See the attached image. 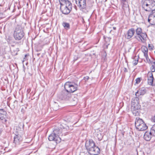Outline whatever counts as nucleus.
<instances>
[{"mask_svg":"<svg viewBox=\"0 0 155 155\" xmlns=\"http://www.w3.org/2000/svg\"><path fill=\"white\" fill-rule=\"evenodd\" d=\"M59 105L58 104L54 102L52 104V107L53 108V109L54 110H57L58 108Z\"/></svg>","mask_w":155,"mask_h":155,"instance_id":"b1692460","label":"nucleus"},{"mask_svg":"<svg viewBox=\"0 0 155 155\" xmlns=\"http://www.w3.org/2000/svg\"><path fill=\"white\" fill-rule=\"evenodd\" d=\"M71 96V94L67 91L65 90H63L58 95L59 98L61 100H68Z\"/></svg>","mask_w":155,"mask_h":155,"instance_id":"423d86ee","label":"nucleus"},{"mask_svg":"<svg viewBox=\"0 0 155 155\" xmlns=\"http://www.w3.org/2000/svg\"><path fill=\"white\" fill-rule=\"evenodd\" d=\"M31 91V89L30 88H29L27 89V96H28V94L30 93V91Z\"/></svg>","mask_w":155,"mask_h":155,"instance_id":"f704fd0d","label":"nucleus"},{"mask_svg":"<svg viewBox=\"0 0 155 155\" xmlns=\"http://www.w3.org/2000/svg\"><path fill=\"white\" fill-rule=\"evenodd\" d=\"M152 120L154 122H155V115L152 118Z\"/></svg>","mask_w":155,"mask_h":155,"instance_id":"e433bc0d","label":"nucleus"},{"mask_svg":"<svg viewBox=\"0 0 155 155\" xmlns=\"http://www.w3.org/2000/svg\"><path fill=\"white\" fill-rule=\"evenodd\" d=\"M95 144L92 139H90L86 141L85 144V146L87 151L95 147Z\"/></svg>","mask_w":155,"mask_h":155,"instance_id":"9b49d317","label":"nucleus"},{"mask_svg":"<svg viewBox=\"0 0 155 155\" xmlns=\"http://www.w3.org/2000/svg\"><path fill=\"white\" fill-rule=\"evenodd\" d=\"M147 35L145 33H142L138 35H135L134 38L139 41L144 43L147 40Z\"/></svg>","mask_w":155,"mask_h":155,"instance_id":"0eeeda50","label":"nucleus"},{"mask_svg":"<svg viewBox=\"0 0 155 155\" xmlns=\"http://www.w3.org/2000/svg\"><path fill=\"white\" fill-rule=\"evenodd\" d=\"M145 1L148 4L149 6L150 7L152 3L153 2V0H145Z\"/></svg>","mask_w":155,"mask_h":155,"instance_id":"7c9ffc66","label":"nucleus"},{"mask_svg":"<svg viewBox=\"0 0 155 155\" xmlns=\"http://www.w3.org/2000/svg\"><path fill=\"white\" fill-rule=\"evenodd\" d=\"M0 119L4 124H5L8 119L6 112L3 109H0Z\"/></svg>","mask_w":155,"mask_h":155,"instance_id":"6e6552de","label":"nucleus"},{"mask_svg":"<svg viewBox=\"0 0 155 155\" xmlns=\"http://www.w3.org/2000/svg\"><path fill=\"white\" fill-rule=\"evenodd\" d=\"M75 2L80 10L84 13H87L90 7L87 6L86 0H75Z\"/></svg>","mask_w":155,"mask_h":155,"instance_id":"7ed1b4c3","label":"nucleus"},{"mask_svg":"<svg viewBox=\"0 0 155 155\" xmlns=\"http://www.w3.org/2000/svg\"><path fill=\"white\" fill-rule=\"evenodd\" d=\"M90 155H97L100 153V148L96 145L87 151Z\"/></svg>","mask_w":155,"mask_h":155,"instance_id":"1a4fd4ad","label":"nucleus"},{"mask_svg":"<svg viewBox=\"0 0 155 155\" xmlns=\"http://www.w3.org/2000/svg\"><path fill=\"white\" fill-rule=\"evenodd\" d=\"M60 128H61L60 129L57 127H55L53 132L54 134L58 137L62 135V130L61 127Z\"/></svg>","mask_w":155,"mask_h":155,"instance_id":"a211bd4d","label":"nucleus"},{"mask_svg":"<svg viewBox=\"0 0 155 155\" xmlns=\"http://www.w3.org/2000/svg\"><path fill=\"white\" fill-rule=\"evenodd\" d=\"M147 77L148 84L150 85H154V84H153V77L152 73L150 72H149L147 74Z\"/></svg>","mask_w":155,"mask_h":155,"instance_id":"dca6fc26","label":"nucleus"},{"mask_svg":"<svg viewBox=\"0 0 155 155\" xmlns=\"http://www.w3.org/2000/svg\"><path fill=\"white\" fill-rule=\"evenodd\" d=\"M21 140V137L19 135H15L14 137V143L15 144H19Z\"/></svg>","mask_w":155,"mask_h":155,"instance_id":"aec40b11","label":"nucleus"},{"mask_svg":"<svg viewBox=\"0 0 155 155\" xmlns=\"http://www.w3.org/2000/svg\"><path fill=\"white\" fill-rule=\"evenodd\" d=\"M153 134L150 133V131L146 132L144 135V139L147 141H149L151 139Z\"/></svg>","mask_w":155,"mask_h":155,"instance_id":"412c9836","label":"nucleus"},{"mask_svg":"<svg viewBox=\"0 0 155 155\" xmlns=\"http://www.w3.org/2000/svg\"><path fill=\"white\" fill-rule=\"evenodd\" d=\"M136 128L139 131H143L146 130L147 127L143 120L139 118H136L135 121Z\"/></svg>","mask_w":155,"mask_h":155,"instance_id":"20e7f679","label":"nucleus"},{"mask_svg":"<svg viewBox=\"0 0 155 155\" xmlns=\"http://www.w3.org/2000/svg\"><path fill=\"white\" fill-rule=\"evenodd\" d=\"M78 85L70 82H66L64 86L65 89L69 93H73L77 90Z\"/></svg>","mask_w":155,"mask_h":155,"instance_id":"39448f33","label":"nucleus"},{"mask_svg":"<svg viewBox=\"0 0 155 155\" xmlns=\"http://www.w3.org/2000/svg\"><path fill=\"white\" fill-rule=\"evenodd\" d=\"M150 133H151L153 136H155V124L151 128Z\"/></svg>","mask_w":155,"mask_h":155,"instance_id":"393cba45","label":"nucleus"},{"mask_svg":"<svg viewBox=\"0 0 155 155\" xmlns=\"http://www.w3.org/2000/svg\"><path fill=\"white\" fill-rule=\"evenodd\" d=\"M22 127H23V126H24V125L23 124L22 125Z\"/></svg>","mask_w":155,"mask_h":155,"instance_id":"49530a36","label":"nucleus"},{"mask_svg":"<svg viewBox=\"0 0 155 155\" xmlns=\"http://www.w3.org/2000/svg\"><path fill=\"white\" fill-rule=\"evenodd\" d=\"M65 3V5L62 6L60 9L62 13L65 15L68 14L72 9V5L69 0H61Z\"/></svg>","mask_w":155,"mask_h":155,"instance_id":"f257e3e1","label":"nucleus"},{"mask_svg":"<svg viewBox=\"0 0 155 155\" xmlns=\"http://www.w3.org/2000/svg\"><path fill=\"white\" fill-rule=\"evenodd\" d=\"M60 8H61V7L62 6L65 5V3H64V4H63L61 2H60Z\"/></svg>","mask_w":155,"mask_h":155,"instance_id":"58836bf2","label":"nucleus"},{"mask_svg":"<svg viewBox=\"0 0 155 155\" xmlns=\"http://www.w3.org/2000/svg\"><path fill=\"white\" fill-rule=\"evenodd\" d=\"M24 35L23 29L20 26L17 25L15 29L14 33V37L16 40L21 39Z\"/></svg>","mask_w":155,"mask_h":155,"instance_id":"f03ea898","label":"nucleus"},{"mask_svg":"<svg viewBox=\"0 0 155 155\" xmlns=\"http://www.w3.org/2000/svg\"><path fill=\"white\" fill-rule=\"evenodd\" d=\"M136 35H138L143 32H142V29L140 28H138L135 30Z\"/></svg>","mask_w":155,"mask_h":155,"instance_id":"a878e982","label":"nucleus"},{"mask_svg":"<svg viewBox=\"0 0 155 155\" xmlns=\"http://www.w3.org/2000/svg\"><path fill=\"white\" fill-rule=\"evenodd\" d=\"M24 60H23V61H22V62H23L24 61Z\"/></svg>","mask_w":155,"mask_h":155,"instance_id":"09e8293b","label":"nucleus"},{"mask_svg":"<svg viewBox=\"0 0 155 155\" xmlns=\"http://www.w3.org/2000/svg\"><path fill=\"white\" fill-rule=\"evenodd\" d=\"M18 103V101H16V100H15L14 102V103L16 104H17V103Z\"/></svg>","mask_w":155,"mask_h":155,"instance_id":"a19ab883","label":"nucleus"},{"mask_svg":"<svg viewBox=\"0 0 155 155\" xmlns=\"http://www.w3.org/2000/svg\"><path fill=\"white\" fill-rule=\"evenodd\" d=\"M144 56L146 58V60H145V61L146 62H147L148 63H151L150 59L149 58V57H148V54H147L146 55H144Z\"/></svg>","mask_w":155,"mask_h":155,"instance_id":"2f4dec72","label":"nucleus"},{"mask_svg":"<svg viewBox=\"0 0 155 155\" xmlns=\"http://www.w3.org/2000/svg\"><path fill=\"white\" fill-rule=\"evenodd\" d=\"M141 7L142 8L146 11L149 12L150 11V7L145 1H142L141 2Z\"/></svg>","mask_w":155,"mask_h":155,"instance_id":"6ab92c4d","label":"nucleus"},{"mask_svg":"<svg viewBox=\"0 0 155 155\" xmlns=\"http://www.w3.org/2000/svg\"><path fill=\"white\" fill-rule=\"evenodd\" d=\"M150 69L152 71L151 72L152 73V72H154L155 71V67L153 65L151 66Z\"/></svg>","mask_w":155,"mask_h":155,"instance_id":"473e14b6","label":"nucleus"},{"mask_svg":"<svg viewBox=\"0 0 155 155\" xmlns=\"http://www.w3.org/2000/svg\"><path fill=\"white\" fill-rule=\"evenodd\" d=\"M124 72H127V68H124Z\"/></svg>","mask_w":155,"mask_h":155,"instance_id":"ea45409f","label":"nucleus"},{"mask_svg":"<svg viewBox=\"0 0 155 155\" xmlns=\"http://www.w3.org/2000/svg\"><path fill=\"white\" fill-rule=\"evenodd\" d=\"M122 3H123L124 5L123 6V8L124 10V12L126 13V12L127 13H130L129 5L128 4H126V3L127 2V0H121V1Z\"/></svg>","mask_w":155,"mask_h":155,"instance_id":"f3484780","label":"nucleus"},{"mask_svg":"<svg viewBox=\"0 0 155 155\" xmlns=\"http://www.w3.org/2000/svg\"><path fill=\"white\" fill-rule=\"evenodd\" d=\"M110 39L111 38H110L107 37L105 38V41H110Z\"/></svg>","mask_w":155,"mask_h":155,"instance_id":"4c0bfd02","label":"nucleus"},{"mask_svg":"<svg viewBox=\"0 0 155 155\" xmlns=\"http://www.w3.org/2000/svg\"><path fill=\"white\" fill-rule=\"evenodd\" d=\"M152 63L154 64V65L155 67V61L153 62Z\"/></svg>","mask_w":155,"mask_h":155,"instance_id":"c03bdc74","label":"nucleus"},{"mask_svg":"<svg viewBox=\"0 0 155 155\" xmlns=\"http://www.w3.org/2000/svg\"><path fill=\"white\" fill-rule=\"evenodd\" d=\"M142 52L144 54V55H146L148 54V49L147 47H144L142 48Z\"/></svg>","mask_w":155,"mask_h":155,"instance_id":"cd10ccee","label":"nucleus"},{"mask_svg":"<svg viewBox=\"0 0 155 155\" xmlns=\"http://www.w3.org/2000/svg\"><path fill=\"white\" fill-rule=\"evenodd\" d=\"M40 54H39V53H38V54H37V55L38 56H39V55H40Z\"/></svg>","mask_w":155,"mask_h":155,"instance_id":"a18cd8bd","label":"nucleus"},{"mask_svg":"<svg viewBox=\"0 0 155 155\" xmlns=\"http://www.w3.org/2000/svg\"><path fill=\"white\" fill-rule=\"evenodd\" d=\"M48 139L50 141H55L57 143L60 142L61 140L59 137L58 136L53 132L48 136Z\"/></svg>","mask_w":155,"mask_h":155,"instance_id":"9d476101","label":"nucleus"},{"mask_svg":"<svg viewBox=\"0 0 155 155\" xmlns=\"http://www.w3.org/2000/svg\"><path fill=\"white\" fill-rule=\"evenodd\" d=\"M113 29L115 30L116 29V27H113Z\"/></svg>","mask_w":155,"mask_h":155,"instance_id":"79ce46f5","label":"nucleus"},{"mask_svg":"<svg viewBox=\"0 0 155 155\" xmlns=\"http://www.w3.org/2000/svg\"><path fill=\"white\" fill-rule=\"evenodd\" d=\"M139 95H137L136 97L133 98L132 100L131 106H135V107L139 106H140L139 104Z\"/></svg>","mask_w":155,"mask_h":155,"instance_id":"2eb2a0df","label":"nucleus"},{"mask_svg":"<svg viewBox=\"0 0 155 155\" xmlns=\"http://www.w3.org/2000/svg\"><path fill=\"white\" fill-rule=\"evenodd\" d=\"M62 25L64 27L65 29H68L70 28V25L68 23L66 22H63L62 23Z\"/></svg>","mask_w":155,"mask_h":155,"instance_id":"c85d7f7f","label":"nucleus"},{"mask_svg":"<svg viewBox=\"0 0 155 155\" xmlns=\"http://www.w3.org/2000/svg\"><path fill=\"white\" fill-rule=\"evenodd\" d=\"M27 55H27V54H25V58H24V59H25V58L27 56Z\"/></svg>","mask_w":155,"mask_h":155,"instance_id":"37998d69","label":"nucleus"},{"mask_svg":"<svg viewBox=\"0 0 155 155\" xmlns=\"http://www.w3.org/2000/svg\"><path fill=\"white\" fill-rule=\"evenodd\" d=\"M107 1V0H105V2H106Z\"/></svg>","mask_w":155,"mask_h":155,"instance_id":"de8ad7c7","label":"nucleus"},{"mask_svg":"<svg viewBox=\"0 0 155 155\" xmlns=\"http://www.w3.org/2000/svg\"><path fill=\"white\" fill-rule=\"evenodd\" d=\"M141 107L140 106L135 107L131 106V110L132 113L135 116H138L139 115L140 109Z\"/></svg>","mask_w":155,"mask_h":155,"instance_id":"ddd939ff","label":"nucleus"},{"mask_svg":"<svg viewBox=\"0 0 155 155\" xmlns=\"http://www.w3.org/2000/svg\"><path fill=\"white\" fill-rule=\"evenodd\" d=\"M146 93V90L144 88H142L140 89H139L135 93V96L137 95H143Z\"/></svg>","mask_w":155,"mask_h":155,"instance_id":"4be33fe9","label":"nucleus"},{"mask_svg":"<svg viewBox=\"0 0 155 155\" xmlns=\"http://www.w3.org/2000/svg\"><path fill=\"white\" fill-rule=\"evenodd\" d=\"M68 100L70 102L72 103V105L73 106L74 105L76 104L77 102V99L76 98H74L73 96L71 95L70 98L68 99Z\"/></svg>","mask_w":155,"mask_h":155,"instance_id":"5701e85b","label":"nucleus"},{"mask_svg":"<svg viewBox=\"0 0 155 155\" xmlns=\"http://www.w3.org/2000/svg\"><path fill=\"white\" fill-rule=\"evenodd\" d=\"M135 30L133 28L129 29L125 35V37L127 39L131 38L134 35Z\"/></svg>","mask_w":155,"mask_h":155,"instance_id":"f8f14e48","label":"nucleus"},{"mask_svg":"<svg viewBox=\"0 0 155 155\" xmlns=\"http://www.w3.org/2000/svg\"><path fill=\"white\" fill-rule=\"evenodd\" d=\"M134 59L135 60L133 61V63L134 65H136L138 63V58L137 57L135 56L134 58Z\"/></svg>","mask_w":155,"mask_h":155,"instance_id":"c756f323","label":"nucleus"},{"mask_svg":"<svg viewBox=\"0 0 155 155\" xmlns=\"http://www.w3.org/2000/svg\"><path fill=\"white\" fill-rule=\"evenodd\" d=\"M152 10V12H153L155 11V2L153 0V2L152 3L151 6L150 7V10Z\"/></svg>","mask_w":155,"mask_h":155,"instance_id":"bb28decb","label":"nucleus"},{"mask_svg":"<svg viewBox=\"0 0 155 155\" xmlns=\"http://www.w3.org/2000/svg\"><path fill=\"white\" fill-rule=\"evenodd\" d=\"M141 79V78H137L136 79V83L138 84L140 82Z\"/></svg>","mask_w":155,"mask_h":155,"instance_id":"72a5a7b5","label":"nucleus"},{"mask_svg":"<svg viewBox=\"0 0 155 155\" xmlns=\"http://www.w3.org/2000/svg\"><path fill=\"white\" fill-rule=\"evenodd\" d=\"M89 78V77L87 76H86V77H84L83 78V79L85 81H87Z\"/></svg>","mask_w":155,"mask_h":155,"instance_id":"c9c22d12","label":"nucleus"},{"mask_svg":"<svg viewBox=\"0 0 155 155\" xmlns=\"http://www.w3.org/2000/svg\"><path fill=\"white\" fill-rule=\"evenodd\" d=\"M148 21L151 24L155 25V11L153 12L152 13L149 15L148 19Z\"/></svg>","mask_w":155,"mask_h":155,"instance_id":"4468645a","label":"nucleus"}]
</instances>
